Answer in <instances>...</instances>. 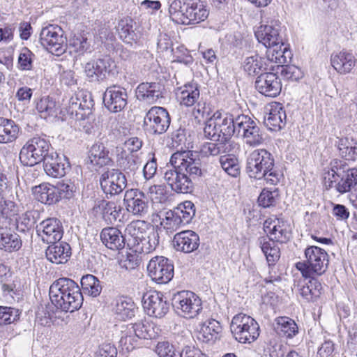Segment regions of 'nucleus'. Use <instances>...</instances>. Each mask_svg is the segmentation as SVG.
<instances>
[{
  "instance_id": "19",
  "label": "nucleus",
  "mask_w": 357,
  "mask_h": 357,
  "mask_svg": "<svg viewBox=\"0 0 357 357\" xmlns=\"http://www.w3.org/2000/svg\"><path fill=\"white\" fill-rule=\"evenodd\" d=\"M103 102L109 111L116 113L123 110L128 104V93L124 88L111 86L103 95Z\"/></svg>"
},
{
  "instance_id": "11",
  "label": "nucleus",
  "mask_w": 357,
  "mask_h": 357,
  "mask_svg": "<svg viewBox=\"0 0 357 357\" xmlns=\"http://www.w3.org/2000/svg\"><path fill=\"white\" fill-rule=\"evenodd\" d=\"M147 271L152 280L159 284H166L174 277V265L169 259L156 256L149 261Z\"/></svg>"
},
{
  "instance_id": "41",
  "label": "nucleus",
  "mask_w": 357,
  "mask_h": 357,
  "mask_svg": "<svg viewBox=\"0 0 357 357\" xmlns=\"http://www.w3.org/2000/svg\"><path fill=\"white\" fill-rule=\"evenodd\" d=\"M22 247V240L19 235L6 228L0 227V249L12 252Z\"/></svg>"
},
{
  "instance_id": "3",
  "label": "nucleus",
  "mask_w": 357,
  "mask_h": 357,
  "mask_svg": "<svg viewBox=\"0 0 357 357\" xmlns=\"http://www.w3.org/2000/svg\"><path fill=\"white\" fill-rule=\"evenodd\" d=\"M50 298L57 309L66 312L79 310L84 300L78 284L68 278H60L51 284Z\"/></svg>"
},
{
  "instance_id": "31",
  "label": "nucleus",
  "mask_w": 357,
  "mask_h": 357,
  "mask_svg": "<svg viewBox=\"0 0 357 357\" xmlns=\"http://www.w3.org/2000/svg\"><path fill=\"white\" fill-rule=\"evenodd\" d=\"M160 235L157 229L151 228L144 237L135 243L131 248L134 252L149 254L153 252L159 245Z\"/></svg>"
},
{
  "instance_id": "43",
  "label": "nucleus",
  "mask_w": 357,
  "mask_h": 357,
  "mask_svg": "<svg viewBox=\"0 0 357 357\" xmlns=\"http://www.w3.org/2000/svg\"><path fill=\"white\" fill-rule=\"evenodd\" d=\"M113 310L117 319L126 320L135 316V305L131 298L121 297L116 299Z\"/></svg>"
},
{
  "instance_id": "38",
  "label": "nucleus",
  "mask_w": 357,
  "mask_h": 357,
  "mask_svg": "<svg viewBox=\"0 0 357 357\" xmlns=\"http://www.w3.org/2000/svg\"><path fill=\"white\" fill-rule=\"evenodd\" d=\"M20 132L19 126L12 119L0 118V143L7 144L16 140Z\"/></svg>"
},
{
  "instance_id": "52",
  "label": "nucleus",
  "mask_w": 357,
  "mask_h": 357,
  "mask_svg": "<svg viewBox=\"0 0 357 357\" xmlns=\"http://www.w3.org/2000/svg\"><path fill=\"white\" fill-rule=\"evenodd\" d=\"M275 329L279 335L287 337H292L298 333V327L296 323L292 319L285 317L277 319Z\"/></svg>"
},
{
  "instance_id": "17",
  "label": "nucleus",
  "mask_w": 357,
  "mask_h": 357,
  "mask_svg": "<svg viewBox=\"0 0 357 357\" xmlns=\"http://www.w3.org/2000/svg\"><path fill=\"white\" fill-rule=\"evenodd\" d=\"M143 307L149 316L163 317L169 311V304L164 300L163 295L158 291L145 294L142 298Z\"/></svg>"
},
{
  "instance_id": "55",
  "label": "nucleus",
  "mask_w": 357,
  "mask_h": 357,
  "mask_svg": "<svg viewBox=\"0 0 357 357\" xmlns=\"http://www.w3.org/2000/svg\"><path fill=\"white\" fill-rule=\"evenodd\" d=\"M37 211H28L15 219L16 229L20 232L29 231L36 222Z\"/></svg>"
},
{
  "instance_id": "62",
  "label": "nucleus",
  "mask_w": 357,
  "mask_h": 357,
  "mask_svg": "<svg viewBox=\"0 0 357 357\" xmlns=\"http://www.w3.org/2000/svg\"><path fill=\"white\" fill-rule=\"evenodd\" d=\"M20 312L18 309L7 306H0V325H8L20 319Z\"/></svg>"
},
{
  "instance_id": "9",
  "label": "nucleus",
  "mask_w": 357,
  "mask_h": 357,
  "mask_svg": "<svg viewBox=\"0 0 357 357\" xmlns=\"http://www.w3.org/2000/svg\"><path fill=\"white\" fill-rule=\"evenodd\" d=\"M171 119L166 109L152 107L144 119V126L149 132L155 135L165 133L169 127Z\"/></svg>"
},
{
  "instance_id": "7",
  "label": "nucleus",
  "mask_w": 357,
  "mask_h": 357,
  "mask_svg": "<svg viewBox=\"0 0 357 357\" xmlns=\"http://www.w3.org/2000/svg\"><path fill=\"white\" fill-rule=\"evenodd\" d=\"M172 301L175 310L185 318H194L202 310V300L192 291H178L174 294Z\"/></svg>"
},
{
  "instance_id": "20",
  "label": "nucleus",
  "mask_w": 357,
  "mask_h": 357,
  "mask_svg": "<svg viewBox=\"0 0 357 357\" xmlns=\"http://www.w3.org/2000/svg\"><path fill=\"white\" fill-rule=\"evenodd\" d=\"M199 244V235L192 230H184L176 233L172 241L173 247L176 251L186 254L197 250Z\"/></svg>"
},
{
  "instance_id": "63",
  "label": "nucleus",
  "mask_w": 357,
  "mask_h": 357,
  "mask_svg": "<svg viewBox=\"0 0 357 357\" xmlns=\"http://www.w3.org/2000/svg\"><path fill=\"white\" fill-rule=\"evenodd\" d=\"M128 327V333H133L137 339H151L153 334L149 328L150 325L144 324L143 322H138L127 325Z\"/></svg>"
},
{
  "instance_id": "50",
  "label": "nucleus",
  "mask_w": 357,
  "mask_h": 357,
  "mask_svg": "<svg viewBox=\"0 0 357 357\" xmlns=\"http://www.w3.org/2000/svg\"><path fill=\"white\" fill-rule=\"evenodd\" d=\"M101 211L103 220L107 224H114L119 217L121 208L117 209L116 204L113 202L102 200L98 205Z\"/></svg>"
},
{
  "instance_id": "60",
  "label": "nucleus",
  "mask_w": 357,
  "mask_h": 357,
  "mask_svg": "<svg viewBox=\"0 0 357 357\" xmlns=\"http://www.w3.org/2000/svg\"><path fill=\"white\" fill-rule=\"evenodd\" d=\"M235 135L237 137H243L245 132L250 130L251 126L256 122L248 115L241 114L236 118L234 117Z\"/></svg>"
},
{
  "instance_id": "49",
  "label": "nucleus",
  "mask_w": 357,
  "mask_h": 357,
  "mask_svg": "<svg viewBox=\"0 0 357 357\" xmlns=\"http://www.w3.org/2000/svg\"><path fill=\"white\" fill-rule=\"evenodd\" d=\"M81 285L83 291L93 297L100 295L102 287L99 280L93 275H84L81 279Z\"/></svg>"
},
{
  "instance_id": "57",
  "label": "nucleus",
  "mask_w": 357,
  "mask_h": 357,
  "mask_svg": "<svg viewBox=\"0 0 357 357\" xmlns=\"http://www.w3.org/2000/svg\"><path fill=\"white\" fill-rule=\"evenodd\" d=\"M258 124V122L256 121L243 136L245 143L251 146H258L264 140V132Z\"/></svg>"
},
{
  "instance_id": "39",
  "label": "nucleus",
  "mask_w": 357,
  "mask_h": 357,
  "mask_svg": "<svg viewBox=\"0 0 357 357\" xmlns=\"http://www.w3.org/2000/svg\"><path fill=\"white\" fill-rule=\"evenodd\" d=\"M275 242L265 236L259 238L257 241L258 245L266 256L269 266L275 265L280 257V250Z\"/></svg>"
},
{
  "instance_id": "35",
  "label": "nucleus",
  "mask_w": 357,
  "mask_h": 357,
  "mask_svg": "<svg viewBox=\"0 0 357 357\" xmlns=\"http://www.w3.org/2000/svg\"><path fill=\"white\" fill-rule=\"evenodd\" d=\"M34 197L42 204L52 205L59 202L58 191L55 186L49 183H42L33 189Z\"/></svg>"
},
{
  "instance_id": "32",
  "label": "nucleus",
  "mask_w": 357,
  "mask_h": 357,
  "mask_svg": "<svg viewBox=\"0 0 357 357\" xmlns=\"http://www.w3.org/2000/svg\"><path fill=\"white\" fill-rule=\"evenodd\" d=\"M344 172L340 174L334 188L340 194H344L357 188V169L349 168L345 162Z\"/></svg>"
},
{
  "instance_id": "54",
  "label": "nucleus",
  "mask_w": 357,
  "mask_h": 357,
  "mask_svg": "<svg viewBox=\"0 0 357 357\" xmlns=\"http://www.w3.org/2000/svg\"><path fill=\"white\" fill-rule=\"evenodd\" d=\"M328 254L324 250L314 245V273L321 275L328 266Z\"/></svg>"
},
{
  "instance_id": "29",
  "label": "nucleus",
  "mask_w": 357,
  "mask_h": 357,
  "mask_svg": "<svg viewBox=\"0 0 357 357\" xmlns=\"http://www.w3.org/2000/svg\"><path fill=\"white\" fill-rule=\"evenodd\" d=\"M287 225L279 219L269 222L266 220L264 224L265 232L269 234L268 238L276 242L286 243L289 238Z\"/></svg>"
},
{
  "instance_id": "26",
  "label": "nucleus",
  "mask_w": 357,
  "mask_h": 357,
  "mask_svg": "<svg viewBox=\"0 0 357 357\" xmlns=\"http://www.w3.org/2000/svg\"><path fill=\"white\" fill-rule=\"evenodd\" d=\"M177 98L180 105L192 107L201 98L200 86L197 83L189 82L178 89Z\"/></svg>"
},
{
  "instance_id": "21",
  "label": "nucleus",
  "mask_w": 357,
  "mask_h": 357,
  "mask_svg": "<svg viewBox=\"0 0 357 357\" xmlns=\"http://www.w3.org/2000/svg\"><path fill=\"white\" fill-rule=\"evenodd\" d=\"M162 86L158 82H142L139 84L136 90L137 99L146 104L157 103L162 96Z\"/></svg>"
},
{
  "instance_id": "13",
  "label": "nucleus",
  "mask_w": 357,
  "mask_h": 357,
  "mask_svg": "<svg viewBox=\"0 0 357 357\" xmlns=\"http://www.w3.org/2000/svg\"><path fill=\"white\" fill-rule=\"evenodd\" d=\"M93 105L92 95L86 91H79L70 98L68 113L84 119L91 113Z\"/></svg>"
},
{
  "instance_id": "58",
  "label": "nucleus",
  "mask_w": 357,
  "mask_h": 357,
  "mask_svg": "<svg viewBox=\"0 0 357 357\" xmlns=\"http://www.w3.org/2000/svg\"><path fill=\"white\" fill-rule=\"evenodd\" d=\"M70 46L79 55L91 52V44L86 37L81 33L75 34L69 40Z\"/></svg>"
},
{
  "instance_id": "30",
  "label": "nucleus",
  "mask_w": 357,
  "mask_h": 357,
  "mask_svg": "<svg viewBox=\"0 0 357 357\" xmlns=\"http://www.w3.org/2000/svg\"><path fill=\"white\" fill-rule=\"evenodd\" d=\"M243 70L250 76L264 73L268 70H274V66L267 63L266 59L255 54L247 56L243 63Z\"/></svg>"
},
{
  "instance_id": "22",
  "label": "nucleus",
  "mask_w": 357,
  "mask_h": 357,
  "mask_svg": "<svg viewBox=\"0 0 357 357\" xmlns=\"http://www.w3.org/2000/svg\"><path fill=\"white\" fill-rule=\"evenodd\" d=\"M7 183L6 176L0 170V218L11 219L18 214L20 210L15 202L6 199Z\"/></svg>"
},
{
  "instance_id": "64",
  "label": "nucleus",
  "mask_w": 357,
  "mask_h": 357,
  "mask_svg": "<svg viewBox=\"0 0 357 357\" xmlns=\"http://www.w3.org/2000/svg\"><path fill=\"white\" fill-rule=\"evenodd\" d=\"M54 186L58 191L59 201L62 199H70L76 191L75 184L70 180L59 181Z\"/></svg>"
},
{
  "instance_id": "56",
  "label": "nucleus",
  "mask_w": 357,
  "mask_h": 357,
  "mask_svg": "<svg viewBox=\"0 0 357 357\" xmlns=\"http://www.w3.org/2000/svg\"><path fill=\"white\" fill-rule=\"evenodd\" d=\"M36 109L41 116L46 118L47 116H56L58 108L56 102L52 98L47 96L43 97L36 103Z\"/></svg>"
},
{
  "instance_id": "48",
  "label": "nucleus",
  "mask_w": 357,
  "mask_h": 357,
  "mask_svg": "<svg viewBox=\"0 0 357 357\" xmlns=\"http://www.w3.org/2000/svg\"><path fill=\"white\" fill-rule=\"evenodd\" d=\"M219 162L222 169L229 176L237 177L241 174V165L237 157L234 154L221 155Z\"/></svg>"
},
{
  "instance_id": "27",
  "label": "nucleus",
  "mask_w": 357,
  "mask_h": 357,
  "mask_svg": "<svg viewBox=\"0 0 357 357\" xmlns=\"http://www.w3.org/2000/svg\"><path fill=\"white\" fill-rule=\"evenodd\" d=\"M113 61L108 57L99 59L95 61L89 62L85 65L84 70L88 77L97 80L103 79L111 70Z\"/></svg>"
},
{
  "instance_id": "8",
  "label": "nucleus",
  "mask_w": 357,
  "mask_h": 357,
  "mask_svg": "<svg viewBox=\"0 0 357 357\" xmlns=\"http://www.w3.org/2000/svg\"><path fill=\"white\" fill-rule=\"evenodd\" d=\"M40 43L44 48L56 55L66 51V38L63 36V30L59 26L49 24L43 27L40 33Z\"/></svg>"
},
{
  "instance_id": "37",
  "label": "nucleus",
  "mask_w": 357,
  "mask_h": 357,
  "mask_svg": "<svg viewBox=\"0 0 357 357\" xmlns=\"http://www.w3.org/2000/svg\"><path fill=\"white\" fill-rule=\"evenodd\" d=\"M135 26V23L130 18L121 20L117 27L120 38L128 44L136 43L139 39V35L136 32Z\"/></svg>"
},
{
  "instance_id": "61",
  "label": "nucleus",
  "mask_w": 357,
  "mask_h": 357,
  "mask_svg": "<svg viewBox=\"0 0 357 357\" xmlns=\"http://www.w3.org/2000/svg\"><path fill=\"white\" fill-rule=\"evenodd\" d=\"M34 54L27 47H23L18 56L17 68L20 70L28 71L33 69Z\"/></svg>"
},
{
  "instance_id": "44",
  "label": "nucleus",
  "mask_w": 357,
  "mask_h": 357,
  "mask_svg": "<svg viewBox=\"0 0 357 357\" xmlns=\"http://www.w3.org/2000/svg\"><path fill=\"white\" fill-rule=\"evenodd\" d=\"M169 14L172 21L177 24H185L186 21V11L190 4L182 0H169Z\"/></svg>"
},
{
  "instance_id": "45",
  "label": "nucleus",
  "mask_w": 357,
  "mask_h": 357,
  "mask_svg": "<svg viewBox=\"0 0 357 357\" xmlns=\"http://www.w3.org/2000/svg\"><path fill=\"white\" fill-rule=\"evenodd\" d=\"M186 11L185 24H197L204 22L208 16L209 12L202 3H192Z\"/></svg>"
},
{
  "instance_id": "40",
  "label": "nucleus",
  "mask_w": 357,
  "mask_h": 357,
  "mask_svg": "<svg viewBox=\"0 0 357 357\" xmlns=\"http://www.w3.org/2000/svg\"><path fill=\"white\" fill-rule=\"evenodd\" d=\"M220 323L215 319H208L202 324L197 335V339L204 343H208L216 339L220 331Z\"/></svg>"
},
{
  "instance_id": "33",
  "label": "nucleus",
  "mask_w": 357,
  "mask_h": 357,
  "mask_svg": "<svg viewBox=\"0 0 357 357\" xmlns=\"http://www.w3.org/2000/svg\"><path fill=\"white\" fill-rule=\"evenodd\" d=\"M331 62L337 72L346 74L351 72L355 66L356 59L352 53L341 51L337 54H332Z\"/></svg>"
},
{
  "instance_id": "4",
  "label": "nucleus",
  "mask_w": 357,
  "mask_h": 357,
  "mask_svg": "<svg viewBox=\"0 0 357 357\" xmlns=\"http://www.w3.org/2000/svg\"><path fill=\"white\" fill-rule=\"evenodd\" d=\"M195 204L191 201H185L173 210L161 213L160 225L167 234H173L189 224L195 215Z\"/></svg>"
},
{
  "instance_id": "25",
  "label": "nucleus",
  "mask_w": 357,
  "mask_h": 357,
  "mask_svg": "<svg viewBox=\"0 0 357 357\" xmlns=\"http://www.w3.org/2000/svg\"><path fill=\"white\" fill-rule=\"evenodd\" d=\"M345 161L335 159L330 165L322 169L321 177L326 189L333 188L335 183L338 182L340 174L344 172Z\"/></svg>"
},
{
  "instance_id": "28",
  "label": "nucleus",
  "mask_w": 357,
  "mask_h": 357,
  "mask_svg": "<svg viewBox=\"0 0 357 357\" xmlns=\"http://www.w3.org/2000/svg\"><path fill=\"white\" fill-rule=\"evenodd\" d=\"M100 238L105 246L113 250H121L125 247L126 238L116 227H106L100 233Z\"/></svg>"
},
{
  "instance_id": "10",
  "label": "nucleus",
  "mask_w": 357,
  "mask_h": 357,
  "mask_svg": "<svg viewBox=\"0 0 357 357\" xmlns=\"http://www.w3.org/2000/svg\"><path fill=\"white\" fill-rule=\"evenodd\" d=\"M101 189L107 197L120 194L127 186V178L117 169H108L100 177Z\"/></svg>"
},
{
  "instance_id": "24",
  "label": "nucleus",
  "mask_w": 357,
  "mask_h": 357,
  "mask_svg": "<svg viewBox=\"0 0 357 357\" xmlns=\"http://www.w3.org/2000/svg\"><path fill=\"white\" fill-rule=\"evenodd\" d=\"M45 250V256L48 261L55 264L66 263L71 255V248L66 242L51 243Z\"/></svg>"
},
{
  "instance_id": "12",
  "label": "nucleus",
  "mask_w": 357,
  "mask_h": 357,
  "mask_svg": "<svg viewBox=\"0 0 357 357\" xmlns=\"http://www.w3.org/2000/svg\"><path fill=\"white\" fill-rule=\"evenodd\" d=\"M123 204L127 211L135 216L142 218L148 213V197L139 189L127 190L125 192Z\"/></svg>"
},
{
  "instance_id": "53",
  "label": "nucleus",
  "mask_w": 357,
  "mask_h": 357,
  "mask_svg": "<svg viewBox=\"0 0 357 357\" xmlns=\"http://www.w3.org/2000/svg\"><path fill=\"white\" fill-rule=\"evenodd\" d=\"M312 255V246H308L305 250V255L307 260L296 263V268L301 272L305 280H309L310 283L312 280V262L311 256Z\"/></svg>"
},
{
  "instance_id": "47",
  "label": "nucleus",
  "mask_w": 357,
  "mask_h": 357,
  "mask_svg": "<svg viewBox=\"0 0 357 357\" xmlns=\"http://www.w3.org/2000/svg\"><path fill=\"white\" fill-rule=\"evenodd\" d=\"M143 226V222L139 220L132 221L127 225L125 232L126 236L129 237L128 239L126 240V241H128V246L132 248L135 243L140 241L146 234L147 230H145Z\"/></svg>"
},
{
  "instance_id": "59",
  "label": "nucleus",
  "mask_w": 357,
  "mask_h": 357,
  "mask_svg": "<svg viewBox=\"0 0 357 357\" xmlns=\"http://www.w3.org/2000/svg\"><path fill=\"white\" fill-rule=\"evenodd\" d=\"M218 142V143L208 142L204 144L202 148V153L205 155L215 156L221 153H229L234 149V148L229 147V146L225 142Z\"/></svg>"
},
{
  "instance_id": "1",
  "label": "nucleus",
  "mask_w": 357,
  "mask_h": 357,
  "mask_svg": "<svg viewBox=\"0 0 357 357\" xmlns=\"http://www.w3.org/2000/svg\"><path fill=\"white\" fill-rule=\"evenodd\" d=\"M204 158L191 151L176 152L171 156L172 168L166 170L164 179L172 191L191 193L195 185L192 179L206 174Z\"/></svg>"
},
{
  "instance_id": "5",
  "label": "nucleus",
  "mask_w": 357,
  "mask_h": 357,
  "mask_svg": "<svg viewBox=\"0 0 357 357\" xmlns=\"http://www.w3.org/2000/svg\"><path fill=\"white\" fill-rule=\"evenodd\" d=\"M51 144L45 136L36 135L29 139L20 153L21 162L32 167L42 162L50 153Z\"/></svg>"
},
{
  "instance_id": "36",
  "label": "nucleus",
  "mask_w": 357,
  "mask_h": 357,
  "mask_svg": "<svg viewBox=\"0 0 357 357\" xmlns=\"http://www.w3.org/2000/svg\"><path fill=\"white\" fill-rule=\"evenodd\" d=\"M219 121V134H220V138L222 139V142L228 144L229 147H235L238 145L234 141L231 140L233 135H235V128L234 122V116L230 114H226L225 116H222L220 114L218 116Z\"/></svg>"
},
{
  "instance_id": "2",
  "label": "nucleus",
  "mask_w": 357,
  "mask_h": 357,
  "mask_svg": "<svg viewBox=\"0 0 357 357\" xmlns=\"http://www.w3.org/2000/svg\"><path fill=\"white\" fill-rule=\"evenodd\" d=\"M245 172L250 178L264 180L269 185H277L282 177L275 165L274 156L264 149H255L248 155Z\"/></svg>"
},
{
  "instance_id": "16",
  "label": "nucleus",
  "mask_w": 357,
  "mask_h": 357,
  "mask_svg": "<svg viewBox=\"0 0 357 357\" xmlns=\"http://www.w3.org/2000/svg\"><path fill=\"white\" fill-rule=\"evenodd\" d=\"M255 89L261 94L271 98L278 96L282 91V82L279 76L274 73H261L255 82Z\"/></svg>"
},
{
  "instance_id": "6",
  "label": "nucleus",
  "mask_w": 357,
  "mask_h": 357,
  "mask_svg": "<svg viewBox=\"0 0 357 357\" xmlns=\"http://www.w3.org/2000/svg\"><path fill=\"white\" fill-rule=\"evenodd\" d=\"M230 330L240 343H251L259 335V326L250 316L243 313L236 314L231 320Z\"/></svg>"
},
{
  "instance_id": "46",
  "label": "nucleus",
  "mask_w": 357,
  "mask_h": 357,
  "mask_svg": "<svg viewBox=\"0 0 357 357\" xmlns=\"http://www.w3.org/2000/svg\"><path fill=\"white\" fill-rule=\"evenodd\" d=\"M340 155L347 160H357V140L352 137L341 138L338 142Z\"/></svg>"
},
{
  "instance_id": "15",
  "label": "nucleus",
  "mask_w": 357,
  "mask_h": 357,
  "mask_svg": "<svg viewBox=\"0 0 357 357\" xmlns=\"http://www.w3.org/2000/svg\"><path fill=\"white\" fill-rule=\"evenodd\" d=\"M36 230L41 240L47 243L59 241L63 234L62 223L56 218H49L43 220L36 226Z\"/></svg>"
},
{
  "instance_id": "42",
  "label": "nucleus",
  "mask_w": 357,
  "mask_h": 357,
  "mask_svg": "<svg viewBox=\"0 0 357 357\" xmlns=\"http://www.w3.org/2000/svg\"><path fill=\"white\" fill-rule=\"evenodd\" d=\"M89 158L93 165L99 167L109 165L112 163L109 151L102 144H95L91 146Z\"/></svg>"
},
{
  "instance_id": "51",
  "label": "nucleus",
  "mask_w": 357,
  "mask_h": 357,
  "mask_svg": "<svg viewBox=\"0 0 357 357\" xmlns=\"http://www.w3.org/2000/svg\"><path fill=\"white\" fill-rule=\"evenodd\" d=\"M220 116V112H216L214 113L213 116L209 117V119L206 121L205 127L204 128L205 137L215 142L222 141L220 138V134H219L220 128L218 126V116Z\"/></svg>"
},
{
  "instance_id": "14",
  "label": "nucleus",
  "mask_w": 357,
  "mask_h": 357,
  "mask_svg": "<svg viewBox=\"0 0 357 357\" xmlns=\"http://www.w3.org/2000/svg\"><path fill=\"white\" fill-rule=\"evenodd\" d=\"M282 29L278 21H271L266 25H261L255 32L258 41L266 47H278L283 45V36Z\"/></svg>"
},
{
  "instance_id": "34",
  "label": "nucleus",
  "mask_w": 357,
  "mask_h": 357,
  "mask_svg": "<svg viewBox=\"0 0 357 357\" xmlns=\"http://www.w3.org/2000/svg\"><path fill=\"white\" fill-rule=\"evenodd\" d=\"M266 54L268 63H274L278 68H281L289 63L292 56L290 50L284 46V43L283 45H279L278 47L268 48Z\"/></svg>"
},
{
  "instance_id": "18",
  "label": "nucleus",
  "mask_w": 357,
  "mask_h": 357,
  "mask_svg": "<svg viewBox=\"0 0 357 357\" xmlns=\"http://www.w3.org/2000/svg\"><path fill=\"white\" fill-rule=\"evenodd\" d=\"M42 162L45 172L53 178L64 176L70 169L68 158L64 155H59L53 151Z\"/></svg>"
},
{
  "instance_id": "23",
  "label": "nucleus",
  "mask_w": 357,
  "mask_h": 357,
  "mask_svg": "<svg viewBox=\"0 0 357 357\" xmlns=\"http://www.w3.org/2000/svg\"><path fill=\"white\" fill-rule=\"evenodd\" d=\"M286 112L282 104L275 102L271 105L269 112L264 116V123L268 130H280L286 125Z\"/></svg>"
}]
</instances>
